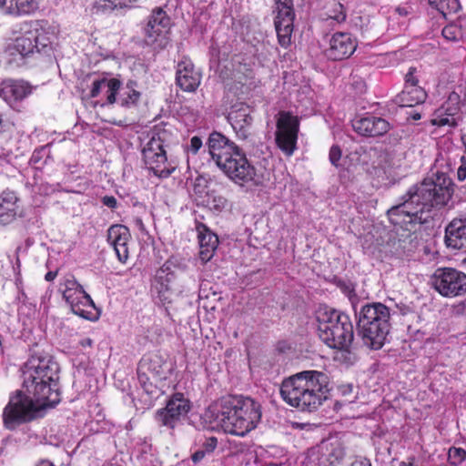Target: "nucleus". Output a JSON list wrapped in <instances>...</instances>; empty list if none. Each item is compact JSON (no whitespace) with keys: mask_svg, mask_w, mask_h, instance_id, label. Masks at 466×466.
I'll return each mask as SVG.
<instances>
[{"mask_svg":"<svg viewBox=\"0 0 466 466\" xmlns=\"http://www.w3.org/2000/svg\"><path fill=\"white\" fill-rule=\"evenodd\" d=\"M190 410V403L182 393H175L167 400L166 407L156 413V420L161 426L174 430Z\"/></svg>","mask_w":466,"mask_h":466,"instance_id":"obj_14","label":"nucleus"},{"mask_svg":"<svg viewBox=\"0 0 466 466\" xmlns=\"http://www.w3.org/2000/svg\"><path fill=\"white\" fill-rule=\"evenodd\" d=\"M275 1L278 13L274 21L275 28L279 45L286 48L291 44L294 22L293 2L292 0Z\"/></svg>","mask_w":466,"mask_h":466,"instance_id":"obj_17","label":"nucleus"},{"mask_svg":"<svg viewBox=\"0 0 466 466\" xmlns=\"http://www.w3.org/2000/svg\"><path fill=\"white\" fill-rule=\"evenodd\" d=\"M176 279L175 272L167 263L157 270L151 284V290L157 294L161 302H170L171 295L174 292H180V289L177 288Z\"/></svg>","mask_w":466,"mask_h":466,"instance_id":"obj_18","label":"nucleus"},{"mask_svg":"<svg viewBox=\"0 0 466 466\" xmlns=\"http://www.w3.org/2000/svg\"><path fill=\"white\" fill-rule=\"evenodd\" d=\"M56 276H57V271H48L45 276V279L46 281H52L56 279Z\"/></svg>","mask_w":466,"mask_h":466,"instance_id":"obj_50","label":"nucleus"},{"mask_svg":"<svg viewBox=\"0 0 466 466\" xmlns=\"http://www.w3.org/2000/svg\"><path fill=\"white\" fill-rule=\"evenodd\" d=\"M129 229L123 225H113L107 230V241L114 248L118 260L125 263L129 256Z\"/></svg>","mask_w":466,"mask_h":466,"instance_id":"obj_24","label":"nucleus"},{"mask_svg":"<svg viewBox=\"0 0 466 466\" xmlns=\"http://www.w3.org/2000/svg\"><path fill=\"white\" fill-rule=\"evenodd\" d=\"M228 119L239 139L246 140L248 138L253 118L248 106L244 104L234 105L228 113Z\"/></svg>","mask_w":466,"mask_h":466,"instance_id":"obj_22","label":"nucleus"},{"mask_svg":"<svg viewBox=\"0 0 466 466\" xmlns=\"http://www.w3.org/2000/svg\"><path fill=\"white\" fill-rule=\"evenodd\" d=\"M396 10H397L400 15L406 14V12H403V11H402L403 9H401V8H400V7H398Z\"/></svg>","mask_w":466,"mask_h":466,"instance_id":"obj_56","label":"nucleus"},{"mask_svg":"<svg viewBox=\"0 0 466 466\" xmlns=\"http://www.w3.org/2000/svg\"><path fill=\"white\" fill-rule=\"evenodd\" d=\"M413 119H415V120H419V119H420V114H416V115H414V116H413Z\"/></svg>","mask_w":466,"mask_h":466,"instance_id":"obj_55","label":"nucleus"},{"mask_svg":"<svg viewBox=\"0 0 466 466\" xmlns=\"http://www.w3.org/2000/svg\"><path fill=\"white\" fill-rule=\"evenodd\" d=\"M466 459V451L462 448L451 447L448 451V460L453 465L461 464Z\"/></svg>","mask_w":466,"mask_h":466,"instance_id":"obj_36","label":"nucleus"},{"mask_svg":"<svg viewBox=\"0 0 466 466\" xmlns=\"http://www.w3.org/2000/svg\"><path fill=\"white\" fill-rule=\"evenodd\" d=\"M202 147V140L200 137L195 136L193 137L191 139H190V144L188 146V150L192 153V154H197L198 152V150L201 148Z\"/></svg>","mask_w":466,"mask_h":466,"instance_id":"obj_43","label":"nucleus"},{"mask_svg":"<svg viewBox=\"0 0 466 466\" xmlns=\"http://www.w3.org/2000/svg\"><path fill=\"white\" fill-rule=\"evenodd\" d=\"M108 78L102 77L99 79H96L92 83V86L89 93L90 98H95L98 96V95L101 93L102 90H104L108 84Z\"/></svg>","mask_w":466,"mask_h":466,"instance_id":"obj_37","label":"nucleus"},{"mask_svg":"<svg viewBox=\"0 0 466 466\" xmlns=\"http://www.w3.org/2000/svg\"><path fill=\"white\" fill-rule=\"evenodd\" d=\"M436 8L444 17L449 15L455 14L461 9L459 0H443Z\"/></svg>","mask_w":466,"mask_h":466,"instance_id":"obj_35","label":"nucleus"},{"mask_svg":"<svg viewBox=\"0 0 466 466\" xmlns=\"http://www.w3.org/2000/svg\"><path fill=\"white\" fill-rule=\"evenodd\" d=\"M121 87L120 80L116 78H109L107 86L104 89L106 90V104L113 105L116 102V96L119 95V90Z\"/></svg>","mask_w":466,"mask_h":466,"instance_id":"obj_34","label":"nucleus"},{"mask_svg":"<svg viewBox=\"0 0 466 466\" xmlns=\"http://www.w3.org/2000/svg\"><path fill=\"white\" fill-rule=\"evenodd\" d=\"M357 40L349 33L338 32L332 35L326 55L332 60H343L351 56L357 48Z\"/></svg>","mask_w":466,"mask_h":466,"instance_id":"obj_20","label":"nucleus"},{"mask_svg":"<svg viewBox=\"0 0 466 466\" xmlns=\"http://www.w3.org/2000/svg\"><path fill=\"white\" fill-rule=\"evenodd\" d=\"M60 290L63 293V298L70 305L74 314L86 319H93L95 318L93 312L95 304L91 297L74 277L66 278L60 284Z\"/></svg>","mask_w":466,"mask_h":466,"instance_id":"obj_10","label":"nucleus"},{"mask_svg":"<svg viewBox=\"0 0 466 466\" xmlns=\"http://www.w3.org/2000/svg\"><path fill=\"white\" fill-rule=\"evenodd\" d=\"M417 73H418V70L416 67H410L409 71L405 75L404 86L420 87L419 86V76H418Z\"/></svg>","mask_w":466,"mask_h":466,"instance_id":"obj_38","label":"nucleus"},{"mask_svg":"<svg viewBox=\"0 0 466 466\" xmlns=\"http://www.w3.org/2000/svg\"><path fill=\"white\" fill-rule=\"evenodd\" d=\"M319 339L329 348L347 350L354 338L353 325L348 315L335 309L317 312Z\"/></svg>","mask_w":466,"mask_h":466,"instance_id":"obj_7","label":"nucleus"},{"mask_svg":"<svg viewBox=\"0 0 466 466\" xmlns=\"http://www.w3.org/2000/svg\"><path fill=\"white\" fill-rule=\"evenodd\" d=\"M37 54L36 46L34 45L32 37L27 34L26 29L21 36L8 44L4 51L6 62L15 67L26 65Z\"/></svg>","mask_w":466,"mask_h":466,"instance_id":"obj_15","label":"nucleus"},{"mask_svg":"<svg viewBox=\"0 0 466 466\" xmlns=\"http://www.w3.org/2000/svg\"><path fill=\"white\" fill-rule=\"evenodd\" d=\"M214 420L226 433L244 437L261 420L260 404L249 397L228 395L213 407Z\"/></svg>","mask_w":466,"mask_h":466,"instance_id":"obj_5","label":"nucleus"},{"mask_svg":"<svg viewBox=\"0 0 466 466\" xmlns=\"http://www.w3.org/2000/svg\"><path fill=\"white\" fill-rule=\"evenodd\" d=\"M352 127L361 136L374 137L385 135L390 130V125L382 117L367 116L354 119Z\"/></svg>","mask_w":466,"mask_h":466,"instance_id":"obj_23","label":"nucleus"},{"mask_svg":"<svg viewBox=\"0 0 466 466\" xmlns=\"http://www.w3.org/2000/svg\"><path fill=\"white\" fill-rule=\"evenodd\" d=\"M445 243L455 249L466 248V217L453 218L445 228Z\"/></svg>","mask_w":466,"mask_h":466,"instance_id":"obj_27","label":"nucleus"},{"mask_svg":"<svg viewBox=\"0 0 466 466\" xmlns=\"http://www.w3.org/2000/svg\"><path fill=\"white\" fill-rule=\"evenodd\" d=\"M411 460L414 461L413 458ZM400 466H416V465L414 464L413 461H410V462L401 461L400 463Z\"/></svg>","mask_w":466,"mask_h":466,"instance_id":"obj_54","label":"nucleus"},{"mask_svg":"<svg viewBox=\"0 0 466 466\" xmlns=\"http://www.w3.org/2000/svg\"><path fill=\"white\" fill-rule=\"evenodd\" d=\"M276 127V144L286 156L289 157L297 148L299 120L290 112L280 111L278 114Z\"/></svg>","mask_w":466,"mask_h":466,"instance_id":"obj_12","label":"nucleus"},{"mask_svg":"<svg viewBox=\"0 0 466 466\" xmlns=\"http://www.w3.org/2000/svg\"><path fill=\"white\" fill-rule=\"evenodd\" d=\"M41 0H0L3 15L14 17L31 15L40 7Z\"/></svg>","mask_w":466,"mask_h":466,"instance_id":"obj_25","label":"nucleus"},{"mask_svg":"<svg viewBox=\"0 0 466 466\" xmlns=\"http://www.w3.org/2000/svg\"><path fill=\"white\" fill-rule=\"evenodd\" d=\"M100 1L111 8L130 7L137 2V0H100Z\"/></svg>","mask_w":466,"mask_h":466,"instance_id":"obj_39","label":"nucleus"},{"mask_svg":"<svg viewBox=\"0 0 466 466\" xmlns=\"http://www.w3.org/2000/svg\"><path fill=\"white\" fill-rule=\"evenodd\" d=\"M341 158V149L339 146H332L329 149V159L330 163L338 167L339 159Z\"/></svg>","mask_w":466,"mask_h":466,"instance_id":"obj_41","label":"nucleus"},{"mask_svg":"<svg viewBox=\"0 0 466 466\" xmlns=\"http://www.w3.org/2000/svg\"><path fill=\"white\" fill-rule=\"evenodd\" d=\"M325 15L327 20H331L337 24L344 22L347 17L345 7L337 0H331L327 3Z\"/></svg>","mask_w":466,"mask_h":466,"instance_id":"obj_33","label":"nucleus"},{"mask_svg":"<svg viewBox=\"0 0 466 466\" xmlns=\"http://www.w3.org/2000/svg\"><path fill=\"white\" fill-rule=\"evenodd\" d=\"M199 242V258L206 263L214 256L215 250L218 245V238L211 232L205 225L200 224L197 227Z\"/></svg>","mask_w":466,"mask_h":466,"instance_id":"obj_29","label":"nucleus"},{"mask_svg":"<svg viewBox=\"0 0 466 466\" xmlns=\"http://www.w3.org/2000/svg\"><path fill=\"white\" fill-rule=\"evenodd\" d=\"M431 282L433 288L446 298L462 296L466 293V274L452 268H437Z\"/></svg>","mask_w":466,"mask_h":466,"instance_id":"obj_13","label":"nucleus"},{"mask_svg":"<svg viewBox=\"0 0 466 466\" xmlns=\"http://www.w3.org/2000/svg\"><path fill=\"white\" fill-rule=\"evenodd\" d=\"M23 387L41 406L54 407L60 401L59 365L48 353L35 351L23 365Z\"/></svg>","mask_w":466,"mask_h":466,"instance_id":"obj_3","label":"nucleus"},{"mask_svg":"<svg viewBox=\"0 0 466 466\" xmlns=\"http://www.w3.org/2000/svg\"><path fill=\"white\" fill-rule=\"evenodd\" d=\"M93 343V340L89 338H86L84 339L81 340L80 344L83 346V347H86V346H91Z\"/></svg>","mask_w":466,"mask_h":466,"instance_id":"obj_51","label":"nucleus"},{"mask_svg":"<svg viewBox=\"0 0 466 466\" xmlns=\"http://www.w3.org/2000/svg\"><path fill=\"white\" fill-rule=\"evenodd\" d=\"M452 311L458 316H466V299L453 306Z\"/></svg>","mask_w":466,"mask_h":466,"instance_id":"obj_44","label":"nucleus"},{"mask_svg":"<svg viewBox=\"0 0 466 466\" xmlns=\"http://www.w3.org/2000/svg\"><path fill=\"white\" fill-rule=\"evenodd\" d=\"M18 198L14 191L5 190L0 194V225L5 226L15 220Z\"/></svg>","mask_w":466,"mask_h":466,"instance_id":"obj_30","label":"nucleus"},{"mask_svg":"<svg viewBox=\"0 0 466 466\" xmlns=\"http://www.w3.org/2000/svg\"><path fill=\"white\" fill-rule=\"evenodd\" d=\"M136 86V82L128 81L124 87H120L118 103L121 106L131 107L137 105L141 94L135 88Z\"/></svg>","mask_w":466,"mask_h":466,"instance_id":"obj_32","label":"nucleus"},{"mask_svg":"<svg viewBox=\"0 0 466 466\" xmlns=\"http://www.w3.org/2000/svg\"><path fill=\"white\" fill-rule=\"evenodd\" d=\"M218 446V439L214 436L206 438L205 441L201 444V449L208 455L211 454Z\"/></svg>","mask_w":466,"mask_h":466,"instance_id":"obj_40","label":"nucleus"},{"mask_svg":"<svg viewBox=\"0 0 466 466\" xmlns=\"http://www.w3.org/2000/svg\"><path fill=\"white\" fill-rule=\"evenodd\" d=\"M350 466H371L370 461L365 458L356 459Z\"/></svg>","mask_w":466,"mask_h":466,"instance_id":"obj_48","label":"nucleus"},{"mask_svg":"<svg viewBox=\"0 0 466 466\" xmlns=\"http://www.w3.org/2000/svg\"><path fill=\"white\" fill-rule=\"evenodd\" d=\"M33 92V86L25 80H7L0 88V96L8 104L20 101Z\"/></svg>","mask_w":466,"mask_h":466,"instance_id":"obj_28","label":"nucleus"},{"mask_svg":"<svg viewBox=\"0 0 466 466\" xmlns=\"http://www.w3.org/2000/svg\"><path fill=\"white\" fill-rule=\"evenodd\" d=\"M170 25L169 17L160 8H157L152 12L148 16L147 25L145 27V35L147 41L154 43L157 38L165 35Z\"/></svg>","mask_w":466,"mask_h":466,"instance_id":"obj_26","label":"nucleus"},{"mask_svg":"<svg viewBox=\"0 0 466 466\" xmlns=\"http://www.w3.org/2000/svg\"><path fill=\"white\" fill-rule=\"evenodd\" d=\"M426 96V92L422 87L404 86L403 90L396 96V102L400 106H413L423 103Z\"/></svg>","mask_w":466,"mask_h":466,"instance_id":"obj_31","label":"nucleus"},{"mask_svg":"<svg viewBox=\"0 0 466 466\" xmlns=\"http://www.w3.org/2000/svg\"><path fill=\"white\" fill-rule=\"evenodd\" d=\"M166 144L160 134L152 137L142 149L143 160L146 167L159 177H167L176 169L167 160Z\"/></svg>","mask_w":466,"mask_h":466,"instance_id":"obj_11","label":"nucleus"},{"mask_svg":"<svg viewBox=\"0 0 466 466\" xmlns=\"http://www.w3.org/2000/svg\"><path fill=\"white\" fill-rule=\"evenodd\" d=\"M461 161L462 162V164L461 165V167L458 168L457 170V177L460 181H463L465 180L466 178V164H465V157H462L461 158Z\"/></svg>","mask_w":466,"mask_h":466,"instance_id":"obj_45","label":"nucleus"},{"mask_svg":"<svg viewBox=\"0 0 466 466\" xmlns=\"http://www.w3.org/2000/svg\"><path fill=\"white\" fill-rule=\"evenodd\" d=\"M37 466H55L53 462L47 461V460H42Z\"/></svg>","mask_w":466,"mask_h":466,"instance_id":"obj_52","label":"nucleus"},{"mask_svg":"<svg viewBox=\"0 0 466 466\" xmlns=\"http://www.w3.org/2000/svg\"><path fill=\"white\" fill-rule=\"evenodd\" d=\"M23 28L26 29L27 34L32 37L38 54L48 53L52 49L56 32V27L47 20L39 19L26 21L23 23Z\"/></svg>","mask_w":466,"mask_h":466,"instance_id":"obj_16","label":"nucleus"},{"mask_svg":"<svg viewBox=\"0 0 466 466\" xmlns=\"http://www.w3.org/2000/svg\"><path fill=\"white\" fill-rule=\"evenodd\" d=\"M102 203L110 208H115L116 207L117 201L116 198L113 196H105L102 198Z\"/></svg>","mask_w":466,"mask_h":466,"instance_id":"obj_46","label":"nucleus"},{"mask_svg":"<svg viewBox=\"0 0 466 466\" xmlns=\"http://www.w3.org/2000/svg\"><path fill=\"white\" fill-rule=\"evenodd\" d=\"M458 34H459L458 28L456 26L452 25H446L442 29V35L446 39L451 40V41L457 40L458 39Z\"/></svg>","mask_w":466,"mask_h":466,"instance_id":"obj_42","label":"nucleus"},{"mask_svg":"<svg viewBox=\"0 0 466 466\" xmlns=\"http://www.w3.org/2000/svg\"><path fill=\"white\" fill-rule=\"evenodd\" d=\"M390 309L382 303L367 304L361 308L358 335L370 350H380L390 329Z\"/></svg>","mask_w":466,"mask_h":466,"instance_id":"obj_6","label":"nucleus"},{"mask_svg":"<svg viewBox=\"0 0 466 466\" xmlns=\"http://www.w3.org/2000/svg\"><path fill=\"white\" fill-rule=\"evenodd\" d=\"M451 181L443 179L442 184L433 180H424L420 186L411 187L401 198L400 202L391 207L387 215L396 226L422 223L423 213L431 208H441L451 198Z\"/></svg>","mask_w":466,"mask_h":466,"instance_id":"obj_1","label":"nucleus"},{"mask_svg":"<svg viewBox=\"0 0 466 466\" xmlns=\"http://www.w3.org/2000/svg\"><path fill=\"white\" fill-rule=\"evenodd\" d=\"M177 85L186 92H195L201 82V74L195 68L187 57H183L177 63L176 72Z\"/></svg>","mask_w":466,"mask_h":466,"instance_id":"obj_21","label":"nucleus"},{"mask_svg":"<svg viewBox=\"0 0 466 466\" xmlns=\"http://www.w3.org/2000/svg\"><path fill=\"white\" fill-rule=\"evenodd\" d=\"M208 147L216 165L235 184L247 188L263 184V175L258 172L245 152L223 134L212 132Z\"/></svg>","mask_w":466,"mask_h":466,"instance_id":"obj_2","label":"nucleus"},{"mask_svg":"<svg viewBox=\"0 0 466 466\" xmlns=\"http://www.w3.org/2000/svg\"><path fill=\"white\" fill-rule=\"evenodd\" d=\"M208 455L206 452H204V451L200 448L199 450H198L197 451H195L193 454H192V461L195 462V463H198L200 461H202L205 456Z\"/></svg>","mask_w":466,"mask_h":466,"instance_id":"obj_47","label":"nucleus"},{"mask_svg":"<svg viewBox=\"0 0 466 466\" xmlns=\"http://www.w3.org/2000/svg\"><path fill=\"white\" fill-rule=\"evenodd\" d=\"M339 390L343 395H348L352 392L353 387L351 384H342L339 387Z\"/></svg>","mask_w":466,"mask_h":466,"instance_id":"obj_49","label":"nucleus"},{"mask_svg":"<svg viewBox=\"0 0 466 466\" xmlns=\"http://www.w3.org/2000/svg\"><path fill=\"white\" fill-rule=\"evenodd\" d=\"M49 406H41L32 395L18 391L10 398L3 412L5 426L13 430L16 426L30 421L38 416V413Z\"/></svg>","mask_w":466,"mask_h":466,"instance_id":"obj_8","label":"nucleus"},{"mask_svg":"<svg viewBox=\"0 0 466 466\" xmlns=\"http://www.w3.org/2000/svg\"><path fill=\"white\" fill-rule=\"evenodd\" d=\"M173 370V364L158 353L144 356L137 366V378L140 385L147 393H152L157 384L167 379Z\"/></svg>","mask_w":466,"mask_h":466,"instance_id":"obj_9","label":"nucleus"},{"mask_svg":"<svg viewBox=\"0 0 466 466\" xmlns=\"http://www.w3.org/2000/svg\"><path fill=\"white\" fill-rule=\"evenodd\" d=\"M461 96L452 91L447 100L433 114L431 124L438 127H455L461 120L460 116Z\"/></svg>","mask_w":466,"mask_h":466,"instance_id":"obj_19","label":"nucleus"},{"mask_svg":"<svg viewBox=\"0 0 466 466\" xmlns=\"http://www.w3.org/2000/svg\"><path fill=\"white\" fill-rule=\"evenodd\" d=\"M328 376L319 370H303L285 379L280 386L283 400L301 411L313 412L328 399Z\"/></svg>","mask_w":466,"mask_h":466,"instance_id":"obj_4","label":"nucleus"},{"mask_svg":"<svg viewBox=\"0 0 466 466\" xmlns=\"http://www.w3.org/2000/svg\"><path fill=\"white\" fill-rule=\"evenodd\" d=\"M443 0H429L430 5L432 7H435L437 5H440Z\"/></svg>","mask_w":466,"mask_h":466,"instance_id":"obj_53","label":"nucleus"}]
</instances>
